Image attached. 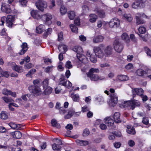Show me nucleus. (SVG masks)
I'll return each mask as SVG.
<instances>
[{
  "instance_id": "1",
  "label": "nucleus",
  "mask_w": 151,
  "mask_h": 151,
  "mask_svg": "<svg viewBox=\"0 0 151 151\" xmlns=\"http://www.w3.org/2000/svg\"><path fill=\"white\" fill-rule=\"evenodd\" d=\"M110 91L112 94L111 96V100L109 102V105L111 106H114L117 103L118 97L114 93L115 90L113 88H110Z\"/></svg>"
},
{
  "instance_id": "2",
  "label": "nucleus",
  "mask_w": 151,
  "mask_h": 151,
  "mask_svg": "<svg viewBox=\"0 0 151 151\" xmlns=\"http://www.w3.org/2000/svg\"><path fill=\"white\" fill-rule=\"evenodd\" d=\"M113 45L114 50L117 52H121L123 49L124 44L119 42V39L118 38H116L114 40Z\"/></svg>"
},
{
  "instance_id": "3",
  "label": "nucleus",
  "mask_w": 151,
  "mask_h": 151,
  "mask_svg": "<svg viewBox=\"0 0 151 151\" xmlns=\"http://www.w3.org/2000/svg\"><path fill=\"white\" fill-rule=\"evenodd\" d=\"M103 49L104 45L102 44L101 45L99 46L94 47L93 50L96 57L101 58L105 56L104 52L103 51Z\"/></svg>"
},
{
  "instance_id": "4",
  "label": "nucleus",
  "mask_w": 151,
  "mask_h": 151,
  "mask_svg": "<svg viewBox=\"0 0 151 151\" xmlns=\"http://www.w3.org/2000/svg\"><path fill=\"white\" fill-rule=\"evenodd\" d=\"M35 5L37 9L42 12H43L44 9L47 6V4L43 0H38L35 3Z\"/></svg>"
},
{
  "instance_id": "5",
  "label": "nucleus",
  "mask_w": 151,
  "mask_h": 151,
  "mask_svg": "<svg viewBox=\"0 0 151 151\" xmlns=\"http://www.w3.org/2000/svg\"><path fill=\"white\" fill-rule=\"evenodd\" d=\"M30 92L37 96L41 94V90L40 88L37 85H32L29 87Z\"/></svg>"
},
{
  "instance_id": "6",
  "label": "nucleus",
  "mask_w": 151,
  "mask_h": 151,
  "mask_svg": "<svg viewBox=\"0 0 151 151\" xmlns=\"http://www.w3.org/2000/svg\"><path fill=\"white\" fill-rule=\"evenodd\" d=\"M15 16L8 15L6 20V24L7 27L11 28L13 25V23L15 20Z\"/></svg>"
},
{
  "instance_id": "7",
  "label": "nucleus",
  "mask_w": 151,
  "mask_h": 151,
  "mask_svg": "<svg viewBox=\"0 0 151 151\" xmlns=\"http://www.w3.org/2000/svg\"><path fill=\"white\" fill-rule=\"evenodd\" d=\"M146 17V15L143 13H137L135 16L137 24H144L145 23V21L141 19V17Z\"/></svg>"
},
{
  "instance_id": "8",
  "label": "nucleus",
  "mask_w": 151,
  "mask_h": 151,
  "mask_svg": "<svg viewBox=\"0 0 151 151\" xmlns=\"http://www.w3.org/2000/svg\"><path fill=\"white\" fill-rule=\"evenodd\" d=\"M1 9L2 12L7 14L9 13L12 11L10 5L5 3L2 4Z\"/></svg>"
},
{
  "instance_id": "9",
  "label": "nucleus",
  "mask_w": 151,
  "mask_h": 151,
  "mask_svg": "<svg viewBox=\"0 0 151 151\" xmlns=\"http://www.w3.org/2000/svg\"><path fill=\"white\" fill-rule=\"evenodd\" d=\"M103 50L105 57H109L112 53L113 48L111 46H108L106 47H104Z\"/></svg>"
},
{
  "instance_id": "10",
  "label": "nucleus",
  "mask_w": 151,
  "mask_h": 151,
  "mask_svg": "<svg viewBox=\"0 0 151 151\" xmlns=\"http://www.w3.org/2000/svg\"><path fill=\"white\" fill-rule=\"evenodd\" d=\"M120 24L119 21L117 19H112L109 23V25L111 28H117Z\"/></svg>"
},
{
  "instance_id": "11",
  "label": "nucleus",
  "mask_w": 151,
  "mask_h": 151,
  "mask_svg": "<svg viewBox=\"0 0 151 151\" xmlns=\"http://www.w3.org/2000/svg\"><path fill=\"white\" fill-rule=\"evenodd\" d=\"M52 15L49 13L43 14L42 15L41 19L45 23L50 22H51V20L52 19Z\"/></svg>"
},
{
  "instance_id": "12",
  "label": "nucleus",
  "mask_w": 151,
  "mask_h": 151,
  "mask_svg": "<svg viewBox=\"0 0 151 151\" xmlns=\"http://www.w3.org/2000/svg\"><path fill=\"white\" fill-rule=\"evenodd\" d=\"M144 2H141L139 0L133 2L132 4V6L133 8L134 9H138L141 7H143L145 6L144 4Z\"/></svg>"
},
{
  "instance_id": "13",
  "label": "nucleus",
  "mask_w": 151,
  "mask_h": 151,
  "mask_svg": "<svg viewBox=\"0 0 151 151\" xmlns=\"http://www.w3.org/2000/svg\"><path fill=\"white\" fill-rule=\"evenodd\" d=\"M9 65L11 67L12 69L14 70L19 73H21L23 71V69L22 67L18 66L14 62L9 63Z\"/></svg>"
},
{
  "instance_id": "14",
  "label": "nucleus",
  "mask_w": 151,
  "mask_h": 151,
  "mask_svg": "<svg viewBox=\"0 0 151 151\" xmlns=\"http://www.w3.org/2000/svg\"><path fill=\"white\" fill-rule=\"evenodd\" d=\"M87 77H89L91 81H96L99 80H102L104 78L103 77H100L95 74H87Z\"/></svg>"
},
{
  "instance_id": "15",
  "label": "nucleus",
  "mask_w": 151,
  "mask_h": 151,
  "mask_svg": "<svg viewBox=\"0 0 151 151\" xmlns=\"http://www.w3.org/2000/svg\"><path fill=\"white\" fill-rule=\"evenodd\" d=\"M132 91L133 97H134L136 94L141 96L143 94L144 92V91L141 88L132 89Z\"/></svg>"
},
{
  "instance_id": "16",
  "label": "nucleus",
  "mask_w": 151,
  "mask_h": 151,
  "mask_svg": "<svg viewBox=\"0 0 151 151\" xmlns=\"http://www.w3.org/2000/svg\"><path fill=\"white\" fill-rule=\"evenodd\" d=\"M136 76L142 78H145L147 75V72L141 68L138 69L135 72Z\"/></svg>"
},
{
  "instance_id": "17",
  "label": "nucleus",
  "mask_w": 151,
  "mask_h": 151,
  "mask_svg": "<svg viewBox=\"0 0 151 151\" xmlns=\"http://www.w3.org/2000/svg\"><path fill=\"white\" fill-rule=\"evenodd\" d=\"M77 57L78 60L82 63L86 64L88 63V60L86 57L81 53L77 54Z\"/></svg>"
},
{
  "instance_id": "18",
  "label": "nucleus",
  "mask_w": 151,
  "mask_h": 151,
  "mask_svg": "<svg viewBox=\"0 0 151 151\" xmlns=\"http://www.w3.org/2000/svg\"><path fill=\"white\" fill-rule=\"evenodd\" d=\"M130 109L132 110H133L136 107L139 106L141 105L140 102L136 100H132L130 101Z\"/></svg>"
},
{
  "instance_id": "19",
  "label": "nucleus",
  "mask_w": 151,
  "mask_h": 151,
  "mask_svg": "<svg viewBox=\"0 0 151 151\" xmlns=\"http://www.w3.org/2000/svg\"><path fill=\"white\" fill-rule=\"evenodd\" d=\"M31 15L34 19H41V16L40 12L37 10H32L30 13Z\"/></svg>"
},
{
  "instance_id": "20",
  "label": "nucleus",
  "mask_w": 151,
  "mask_h": 151,
  "mask_svg": "<svg viewBox=\"0 0 151 151\" xmlns=\"http://www.w3.org/2000/svg\"><path fill=\"white\" fill-rule=\"evenodd\" d=\"M68 47L66 45L61 44H60L58 47V49L60 52L65 53L68 50Z\"/></svg>"
},
{
  "instance_id": "21",
  "label": "nucleus",
  "mask_w": 151,
  "mask_h": 151,
  "mask_svg": "<svg viewBox=\"0 0 151 151\" xmlns=\"http://www.w3.org/2000/svg\"><path fill=\"white\" fill-rule=\"evenodd\" d=\"M21 47L22 49L20 52L19 53V54L20 55H23L24 54L28 49L27 45L26 43H23L21 45Z\"/></svg>"
},
{
  "instance_id": "22",
  "label": "nucleus",
  "mask_w": 151,
  "mask_h": 151,
  "mask_svg": "<svg viewBox=\"0 0 151 151\" xmlns=\"http://www.w3.org/2000/svg\"><path fill=\"white\" fill-rule=\"evenodd\" d=\"M96 13L98 16L100 17L103 18L105 16V14L104 11L101 9H96L95 10Z\"/></svg>"
},
{
  "instance_id": "23",
  "label": "nucleus",
  "mask_w": 151,
  "mask_h": 151,
  "mask_svg": "<svg viewBox=\"0 0 151 151\" xmlns=\"http://www.w3.org/2000/svg\"><path fill=\"white\" fill-rule=\"evenodd\" d=\"M104 120L105 124L108 126H112L114 123V120L109 117L106 118Z\"/></svg>"
},
{
  "instance_id": "24",
  "label": "nucleus",
  "mask_w": 151,
  "mask_h": 151,
  "mask_svg": "<svg viewBox=\"0 0 151 151\" xmlns=\"http://www.w3.org/2000/svg\"><path fill=\"white\" fill-rule=\"evenodd\" d=\"M104 39V37L101 35L98 36L93 38V41L94 43H97L102 42Z\"/></svg>"
},
{
  "instance_id": "25",
  "label": "nucleus",
  "mask_w": 151,
  "mask_h": 151,
  "mask_svg": "<svg viewBox=\"0 0 151 151\" xmlns=\"http://www.w3.org/2000/svg\"><path fill=\"white\" fill-rule=\"evenodd\" d=\"M122 39L126 43H129L130 41L129 37L126 33H123L121 36Z\"/></svg>"
},
{
  "instance_id": "26",
  "label": "nucleus",
  "mask_w": 151,
  "mask_h": 151,
  "mask_svg": "<svg viewBox=\"0 0 151 151\" xmlns=\"http://www.w3.org/2000/svg\"><path fill=\"white\" fill-rule=\"evenodd\" d=\"M120 114L119 112H115L113 118L114 120V121L116 123H120L121 122V120L120 119Z\"/></svg>"
},
{
  "instance_id": "27",
  "label": "nucleus",
  "mask_w": 151,
  "mask_h": 151,
  "mask_svg": "<svg viewBox=\"0 0 151 151\" xmlns=\"http://www.w3.org/2000/svg\"><path fill=\"white\" fill-rule=\"evenodd\" d=\"M14 138L20 139L22 136V133L19 131H16L12 133Z\"/></svg>"
},
{
  "instance_id": "28",
  "label": "nucleus",
  "mask_w": 151,
  "mask_h": 151,
  "mask_svg": "<svg viewBox=\"0 0 151 151\" xmlns=\"http://www.w3.org/2000/svg\"><path fill=\"white\" fill-rule=\"evenodd\" d=\"M76 143L79 145L82 146H86L89 144V142L86 140H76Z\"/></svg>"
},
{
  "instance_id": "29",
  "label": "nucleus",
  "mask_w": 151,
  "mask_h": 151,
  "mask_svg": "<svg viewBox=\"0 0 151 151\" xmlns=\"http://www.w3.org/2000/svg\"><path fill=\"white\" fill-rule=\"evenodd\" d=\"M73 50L77 53H81L82 52L83 50L82 47L79 46H75L73 47L72 49Z\"/></svg>"
},
{
  "instance_id": "30",
  "label": "nucleus",
  "mask_w": 151,
  "mask_h": 151,
  "mask_svg": "<svg viewBox=\"0 0 151 151\" xmlns=\"http://www.w3.org/2000/svg\"><path fill=\"white\" fill-rule=\"evenodd\" d=\"M129 106L131 107L130 101H124L122 102L121 104H119V106L122 108H124Z\"/></svg>"
},
{
  "instance_id": "31",
  "label": "nucleus",
  "mask_w": 151,
  "mask_h": 151,
  "mask_svg": "<svg viewBox=\"0 0 151 151\" xmlns=\"http://www.w3.org/2000/svg\"><path fill=\"white\" fill-rule=\"evenodd\" d=\"M127 132L128 133L133 135L135 134L136 133L134 128L131 126H127Z\"/></svg>"
},
{
  "instance_id": "32",
  "label": "nucleus",
  "mask_w": 151,
  "mask_h": 151,
  "mask_svg": "<svg viewBox=\"0 0 151 151\" xmlns=\"http://www.w3.org/2000/svg\"><path fill=\"white\" fill-rule=\"evenodd\" d=\"M45 26L44 25L41 24L36 28V32L40 34L45 30Z\"/></svg>"
},
{
  "instance_id": "33",
  "label": "nucleus",
  "mask_w": 151,
  "mask_h": 151,
  "mask_svg": "<svg viewBox=\"0 0 151 151\" xmlns=\"http://www.w3.org/2000/svg\"><path fill=\"white\" fill-rule=\"evenodd\" d=\"M90 19L89 21L92 23L95 22L97 18V16L94 14H91L90 15Z\"/></svg>"
},
{
  "instance_id": "34",
  "label": "nucleus",
  "mask_w": 151,
  "mask_h": 151,
  "mask_svg": "<svg viewBox=\"0 0 151 151\" xmlns=\"http://www.w3.org/2000/svg\"><path fill=\"white\" fill-rule=\"evenodd\" d=\"M123 17L125 20L128 22H130L132 20V17L130 14H124Z\"/></svg>"
},
{
  "instance_id": "35",
  "label": "nucleus",
  "mask_w": 151,
  "mask_h": 151,
  "mask_svg": "<svg viewBox=\"0 0 151 151\" xmlns=\"http://www.w3.org/2000/svg\"><path fill=\"white\" fill-rule=\"evenodd\" d=\"M51 124L53 127H56L58 128H60V124L58 123L56 120L55 119H52L51 121Z\"/></svg>"
},
{
  "instance_id": "36",
  "label": "nucleus",
  "mask_w": 151,
  "mask_h": 151,
  "mask_svg": "<svg viewBox=\"0 0 151 151\" xmlns=\"http://www.w3.org/2000/svg\"><path fill=\"white\" fill-rule=\"evenodd\" d=\"M46 88L43 94L45 95H47L50 94L52 91V88L50 86H48Z\"/></svg>"
},
{
  "instance_id": "37",
  "label": "nucleus",
  "mask_w": 151,
  "mask_h": 151,
  "mask_svg": "<svg viewBox=\"0 0 151 151\" xmlns=\"http://www.w3.org/2000/svg\"><path fill=\"white\" fill-rule=\"evenodd\" d=\"M68 16L70 20H73L74 19L75 16V12L74 11H70L68 12Z\"/></svg>"
},
{
  "instance_id": "38",
  "label": "nucleus",
  "mask_w": 151,
  "mask_h": 151,
  "mask_svg": "<svg viewBox=\"0 0 151 151\" xmlns=\"http://www.w3.org/2000/svg\"><path fill=\"white\" fill-rule=\"evenodd\" d=\"M71 97L74 101L78 102L79 100V95L77 94H73L72 93L71 95Z\"/></svg>"
},
{
  "instance_id": "39",
  "label": "nucleus",
  "mask_w": 151,
  "mask_h": 151,
  "mask_svg": "<svg viewBox=\"0 0 151 151\" xmlns=\"http://www.w3.org/2000/svg\"><path fill=\"white\" fill-rule=\"evenodd\" d=\"M67 82L68 81L66 79L61 78L60 79L59 84L65 87L67 86Z\"/></svg>"
},
{
  "instance_id": "40",
  "label": "nucleus",
  "mask_w": 151,
  "mask_h": 151,
  "mask_svg": "<svg viewBox=\"0 0 151 151\" xmlns=\"http://www.w3.org/2000/svg\"><path fill=\"white\" fill-rule=\"evenodd\" d=\"M61 147L59 145L54 143L52 145V148L54 151H60Z\"/></svg>"
},
{
  "instance_id": "41",
  "label": "nucleus",
  "mask_w": 151,
  "mask_h": 151,
  "mask_svg": "<svg viewBox=\"0 0 151 151\" xmlns=\"http://www.w3.org/2000/svg\"><path fill=\"white\" fill-rule=\"evenodd\" d=\"M99 72V70L98 68H91L89 70V72L87 73V74H94V73H98Z\"/></svg>"
},
{
  "instance_id": "42",
  "label": "nucleus",
  "mask_w": 151,
  "mask_h": 151,
  "mask_svg": "<svg viewBox=\"0 0 151 151\" xmlns=\"http://www.w3.org/2000/svg\"><path fill=\"white\" fill-rule=\"evenodd\" d=\"M118 79L121 81H126L128 79L127 76L125 75H121L118 76Z\"/></svg>"
},
{
  "instance_id": "43",
  "label": "nucleus",
  "mask_w": 151,
  "mask_h": 151,
  "mask_svg": "<svg viewBox=\"0 0 151 151\" xmlns=\"http://www.w3.org/2000/svg\"><path fill=\"white\" fill-rule=\"evenodd\" d=\"M2 99L6 103L14 101L13 99L9 97L4 96L2 97Z\"/></svg>"
},
{
  "instance_id": "44",
  "label": "nucleus",
  "mask_w": 151,
  "mask_h": 151,
  "mask_svg": "<svg viewBox=\"0 0 151 151\" xmlns=\"http://www.w3.org/2000/svg\"><path fill=\"white\" fill-rule=\"evenodd\" d=\"M49 79L46 78L42 82V85L44 89H45L46 88L48 87L49 83Z\"/></svg>"
},
{
  "instance_id": "45",
  "label": "nucleus",
  "mask_w": 151,
  "mask_h": 151,
  "mask_svg": "<svg viewBox=\"0 0 151 151\" xmlns=\"http://www.w3.org/2000/svg\"><path fill=\"white\" fill-rule=\"evenodd\" d=\"M70 27L71 28L72 31L75 33L78 32V28L74 24H71L70 26Z\"/></svg>"
},
{
  "instance_id": "46",
  "label": "nucleus",
  "mask_w": 151,
  "mask_h": 151,
  "mask_svg": "<svg viewBox=\"0 0 151 151\" xmlns=\"http://www.w3.org/2000/svg\"><path fill=\"white\" fill-rule=\"evenodd\" d=\"M139 32L141 34H144L146 31V29L144 27L141 26L138 29Z\"/></svg>"
},
{
  "instance_id": "47",
  "label": "nucleus",
  "mask_w": 151,
  "mask_h": 151,
  "mask_svg": "<svg viewBox=\"0 0 151 151\" xmlns=\"http://www.w3.org/2000/svg\"><path fill=\"white\" fill-rule=\"evenodd\" d=\"M0 118L3 119H6L8 118V115L4 111H2L0 114Z\"/></svg>"
},
{
  "instance_id": "48",
  "label": "nucleus",
  "mask_w": 151,
  "mask_h": 151,
  "mask_svg": "<svg viewBox=\"0 0 151 151\" xmlns=\"http://www.w3.org/2000/svg\"><path fill=\"white\" fill-rule=\"evenodd\" d=\"M60 11L61 14L63 15L66 13L67 9L64 6H62L60 9Z\"/></svg>"
},
{
  "instance_id": "49",
  "label": "nucleus",
  "mask_w": 151,
  "mask_h": 151,
  "mask_svg": "<svg viewBox=\"0 0 151 151\" xmlns=\"http://www.w3.org/2000/svg\"><path fill=\"white\" fill-rule=\"evenodd\" d=\"M2 77H4L6 78H8L9 76L8 72L6 71H3L0 74Z\"/></svg>"
},
{
  "instance_id": "50",
  "label": "nucleus",
  "mask_w": 151,
  "mask_h": 151,
  "mask_svg": "<svg viewBox=\"0 0 151 151\" xmlns=\"http://www.w3.org/2000/svg\"><path fill=\"white\" fill-rule=\"evenodd\" d=\"M82 11L83 13H86L88 12L89 10L88 7L86 5H84L82 6Z\"/></svg>"
},
{
  "instance_id": "51",
  "label": "nucleus",
  "mask_w": 151,
  "mask_h": 151,
  "mask_svg": "<svg viewBox=\"0 0 151 151\" xmlns=\"http://www.w3.org/2000/svg\"><path fill=\"white\" fill-rule=\"evenodd\" d=\"M144 49L147 55L151 57V50L147 47H145Z\"/></svg>"
},
{
  "instance_id": "52",
  "label": "nucleus",
  "mask_w": 151,
  "mask_h": 151,
  "mask_svg": "<svg viewBox=\"0 0 151 151\" xmlns=\"http://www.w3.org/2000/svg\"><path fill=\"white\" fill-rule=\"evenodd\" d=\"M52 31V29L51 28H49L46 31V32L44 33V36L46 37L48 35L51 34Z\"/></svg>"
},
{
  "instance_id": "53",
  "label": "nucleus",
  "mask_w": 151,
  "mask_h": 151,
  "mask_svg": "<svg viewBox=\"0 0 151 151\" xmlns=\"http://www.w3.org/2000/svg\"><path fill=\"white\" fill-rule=\"evenodd\" d=\"M10 90H9L6 88H4L2 91V93L3 94L6 95H9Z\"/></svg>"
},
{
  "instance_id": "54",
  "label": "nucleus",
  "mask_w": 151,
  "mask_h": 151,
  "mask_svg": "<svg viewBox=\"0 0 151 151\" xmlns=\"http://www.w3.org/2000/svg\"><path fill=\"white\" fill-rule=\"evenodd\" d=\"M128 144L130 147H133L135 145V142L132 140H130L128 141Z\"/></svg>"
},
{
  "instance_id": "55",
  "label": "nucleus",
  "mask_w": 151,
  "mask_h": 151,
  "mask_svg": "<svg viewBox=\"0 0 151 151\" xmlns=\"http://www.w3.org/2000/svg\"><path fill=\"white\" fill-rule=\"evenodd\" d=\"M89 134V132L88 130L87 129H85L83 131V136L84 137H86L88 136Z\"/></svg>"
},
{
  "instance_id": "56",
  "label": "nucleus",
  "mask_w": 151,
  "mask_h": 151,
  "mask_svg": "<svg viewBox=\"0 0 151 151\" xmlns=\"http://www.w3.org/2000/svg\"><path fill=\"white\" fill-rule=\"evenodd\" d=\"M65 66L68 69H70L72 68L73 65L71 64V62L69 61H68L65 64Z\"/></svg>"
},
{
  "instance_id": "57",
  "label": "nucleus",
  "mask_w": 151,
  "mask_h": 151,
  "mask_svg": "<svg viewBox=\"0 0 151 151\" xmlns=\"http://www.w3.org/2000/svg\"><path fill=\"white\" fill-rule=\"evenodd\" d=\"M58 40L59 41H61L63 39V34L62 32H60L58 34Z\"/></svg>"
},
{
  "instance_id": "58",
  "label": "nucleus",
  "mask_w": 151,
  "mask_h": 151,
  "mask_svg": "<svg viewBox=\"0 0 151 151\" xmlns=\"http://www.w3.org/2000/svg\"><path fill=\"white\" fill-rule=\"evenodd\" d=\"M36 71V70L35 69H32L28 72L27 74H26V76H29L32 75Z\"/></svg>"
},
{
  "instance_id": "59",
  "label": "nucleus",
  "mask_w": 151,
  "mask_h": 151,
  "mask_svg": "<svg viewBox=\"0 0 151 151\" xmlns=\"http://www.w3.org/2000/svg\"><path fill=\"white\" fill-rule=\"evenodd\" d=\"M89 110L88 107L87 105H85L82 107L81 111L82 112H84L88 111Z\"/></svg>"
},
{
  "instance_id": "60",
  "label": "nucleus",
  "mask_w": 151,
  "mask_h": 151,
  "mask_svg": "<svg viewBox=\"0 0 151 151\" xmlns=\"http://www.w3.org/2000/svg\"><path fill=\"white\" fill-rule=\"evenodd\" d=\"M142 122L144 124L147 125L149 123V120L148 118L146 117L143 118Z\"/></svg>"
},
{
  "instance_id": "61",
  "label": "nucleus",
  "mask_w": 151,
  "mask_h": 151,
  "mask_svg": "<svg viewBox=\"0 0 151 151\" xmlns=\"http://www.w3.org/2000/svg\"><path fill=\"white\" fill-rule=\"evenodd\" d=\"M7 19V17L5 16L1 17V25L2 26L4 25V24L5 21L6 22V20Z\"/></svg>"
},
{
  "instance_id": "62",
  "label": "nucleus",
  "mask_w": 151,
  "mask_h": 151,
  "mask_svg": "<svg viewBox=\"0 0 151 151\" xmlns=\"http://www.w3.org/2000/svg\"><path fill=\"white\" fill-rule=\"evenodd\" d=\"M74 23L76 25H79L80 24V19L78 18L76 19L74 21Z\"/></svg>"
},
{
  "instance_id": "63",
  "label": "nucleus",
  "mask_w": 151,
  "mask_h": 151,
  "mask_svg": "<svg viewBox=\"0 0 151 151\" xmlns=\"http://www.w3.org/2000/svg\"><path fill=\"white\" fill-rule=\"evenodd\" d=\"M19 3L23 6H26L27 2V0H19Z\"/></svg>"
},
{
  "instance_id": "64",
  "label": "nucleus",
  "mask_w": 151,
  "mask_h": 151,
  "mask_svg": "<svg viewBox=\"0 0 151 151\" xmlns=\"http://www.w3.org/2000/svg\"><path fill=\"white\" fill-rule=\"evenodd\" d=\"M66 112L65 110L63 107H60L59 108V113L61 114H64Z\"/></svg>"
}]
</instances>
